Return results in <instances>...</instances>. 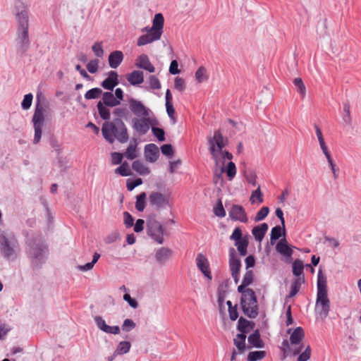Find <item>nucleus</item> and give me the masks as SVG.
Returning a JSON list of instances; mask_svg holds the SVG:
<instances>
[{"label": "nucleus", "instance_id": "7", "mask_svg": "<svg viewBox=\"0 0 361 361\" xmlns=\"http://www.w3.org/2000/svg\"><path fill=\"white\" fill-rule=\"evenodd\" d=\"M228 139L225 138L219 130L214 132L213 136L207 137V145L212 159L218 163L220 152L227 145Z\"/></svg>", "mask_w": 361, "mask_h": 361}, {"label": "nucleus", "instance_id": "51", "mask_svg": "<svg viewBox=\"0 0 361 361\" xmlns=\"http://www.w3.org/2000/svg\"><path fill=\"white\" fill-rule=\"evenodd\" d=\"M99 63V59H92L87 64L86 68L90 73H95L98 71Z\"/></svg>", "mask_w": 361, "mask_h": 361}, {"label": "nucleus", "instance_id": "42", "mask_svg": "<svg viewBox=\"0 0 361 361\" xmlns=\"http://www.w3.org/2000/svg\"><path fill=\"white\" fill-rule=\"evenodd\" d=\"M250 325L253 326L254 323L241 317L238 322V330L240 332V334H245L246 329Z\"/></svg>", "mask_w": 361, "mask_h": 361}, {"label": "nucleus", "instance_id": "47", "mask_svg": "<svg viewBox=\"0 0 361 361\" xmlns=\"http://www.w3.org/2000/svg\"><path fill=\"white\" fill-rule=\"evenodd\" d=\"M115 173L122 176H128L131 174L128 164L126 162L123 163L119 167L116 169Z\"/></svg>", "mask_w": 361, "mask_h": 361}, {"label": "nucleus", "instance_id": "53", "mask_svg": "<svg viewBox=\"0 0 361 361\" xmlns=\"http://www.w3.org/2000/svg\"><path fill=\"white\" fill-rule=\"evenodd\" d=\"M226 171L229 180H232L235 177L236 173V168L235 164L233 161H230L228 164Z\"/></svg>", "mask_w": 361, "mask_h": 361}, {"label": "nucleus", "instance_id": "50", "mask_svg": "<svg viewBox=\"0 0 361 361\" xmlns=\"http://www.w3.org/2000/svg\"><path fill=\"white\" fill-rule=\"evenodd\" d=\"M152 132L153 135L158 139L159 141L163 142L165 140V133L162 128L152 126Z\"/></svg>", "mask_w": 361, "mask_h": 361}, {"label": "nucleus", "instance_id": "60", "mask_svg": "<svg viewBox=\"0 0 361 361\" xmlns=\"http://www.w3.org/2000/svg\"><path fill=\"white\" fill-rule=\"evenodd\" d=\"M149 86L153 90H159L161 88V83L158 78L155 75H150L149 77Z\"/></svg>", "mask_w": 361, "mask_h": 361}, {"label": "nucleus", "instance_id": "55", "mask_svg": "<svg viewBox=\"0 0 361 361\" xmlns=\"http://www.w3.org/2000/svg\"><path fill=\"white\" fill-rule=\"evenodd\" d=\"M269 209L267 207H262L257 213L255 220V221H259L263 220L269 214Z\"/></svg>", "mask_w": 361, "mask_h": 361}, {"label": "nucleus", "instance_id": "25", "mask_svg": "<svg viewBox=\"0 0 361 361\" xmlns=\"http://www.w3.org/2000/svg\"><path fill=\"white\" fill-rule=\"evenodd\" d=\"M276 251L283 256L290 257L293 254V250L287 244L286 238L281 239L276 246Z\"/></svg>", "mask_w": 361, "mask_h": 361}, {"label": "nucleus", "instance_id": "23", "mask_svg": "<svg viewBox=\"0 0 361 361\" xmlns=\"http://www.w3.org/2000/svg\"><path fill=\"white\" fill-rule=\"evenodd\" d=\"M171 254V249L163 247L157 250L155 259L158 263L163 264L170 258Z\"/></svg>", "mask_w": 361, "mask_h": 361}, {"label": "nucleus", "instance_id": "59", "mask_svg": "<svg viewBox=\"0 0 361 361\" xmlns=\"http://www.w3.org/2000/svg\"><path fill=\"white\" fill-rule=\"evenodd\" d=\"M311 356V348L310 345H307L305 350L300 354L298 356L297 361H307Z\"/></svg>", "mask_w": 361, "mask_h": 361}, {"label": "nucleus", "instance_id": "31", "mask_svg": "<svg viewBox=\"0 0 361 361\" xmlns=\"http://www.w3.org/2000/svg\"><path fill=\"white\" fill-rule=\"evenodd\" d=\"M132 169L140 175H148L150 171L141 161L136 160L132 164Z\"/></svg>", "mask_w": 361, "mask_h": 361}, {"label": "nucleus", "instance_id": "37", "mask_svg": "<svg viewBox=\"0 0 361 361\" xmlns=\"http://www.w3.org/2000/svg\"><path fill=\"white\" fill-rule=\"evenodd\" d=\"M314 127H315L316 135L317 136L320 147H321L324 154L325 155V157L327 155H329L330 152H329L328 148L326 145L322 130L317 125H315Z\"/></svg>", "mask_w": 361, "mask_h": 361}, {"label": "nucleus", "instance_id": "10", "mask_svg": "<svg viewBox=\"0 0 361 361\" xmlns=\"http://www.w3.org/2000/svg\"><path fill=\"white\" fill-rule=\"evenodd\" d=\"M157 124V120L150 118L149 116L142 118L135 117L132 119V127L140 135H145L149 131L150 126Z\"/></svg>", "mask_w": 361, "mask_h": 361}, {"label": "nucleus", "instance_id": "43", "mask_svg": "<svg viewBox=\"0 0 361 361\" xmlns=\"http://www.w3.org/2000/svg\"><path fill=\"white\" fill-rule=\"evenodd\" d=\"M283 233V226H276L272 228L271 231V243L274 244L276 240L280 238Z\"/></svg>", "mask_w": 361, "mask_h": 361}, {"label": "nucleus", "instance_id": "22", "mask_svg": "<svg viewBox=\"0 0 361 361\" xmlns=\"http://www.w3.org/2000/svg\"><path fill=\"white\" fill-rule=\"evenodd\" d=\"M123 60L121 51H114L109 56V65L111 68H118Z\"/></svg>", "mask_w": 361, "mask_h": 361}, {"label": "nucleus", "instance_id": "36", "mask_svg": "<svg viewBox=\"0 0 361 361\" xmlns=\"http://www.w3.org/2000/svg\"><path fill=\"white\" fill-rule=\"evenodd\" d=\"M248 240L243 238L241 240L235 241V245L241 256H245L247 253Z\"/></svg>", "mask_w": 361, "mask_h": 361}, {"label": "nucleus", "instance_id": "26", "mask_svg": "<svg viewBox=\"0 0 361 361\" xmlns=\"http://www.w3.org/2000/svg\"><path fill=\"white\" fill-rule=\"evenodd\" d=\"M126 78L132 85H138L144 81L143 72L141 71H133L127 75Z\"/></svg>", "mask_w": 361, "mask_h": 361}, {"label": "nucleus", "instance_id": "58", "mask_svg": "<svg viewBox=\"0 0 361 361\" xmlns=\"http://www.w3.org/2000/svg\"><path fill=\"white\" fill-rule=\"evenodd\" d=\"M135 327V323L130 319H126L122 325L123 331L129 332Z\"/></svg>", "mask_w": 361, "mask_h": 361}, {"label": "nucleus", "instance_id": "41", "mask_svg": "<svg viewBox=\"0 0 361 361\" xmlns=\"http://www.w3.org/2000/svg\"><path fill=\"white\" fill-rule=\"evenodd\" d=\"M195 79L198 83H201L208 80L207 70L204 66H200L195 72Z\"/></svg>", "mask_w": 361, "mask_h": 361}, {"label": "nucleus", "instance_id": "45", "mask_svg": "<svg viewBox=\"0 0 361 361\" xmlns=\"http://www.w3.org/2000/svg\"><path fill=\"white\" fill-rule=\"evenodd\" d=\"M293 84L296 87L298 92L301 94L303 99L306 94V87L300 78H296L293 80Z\"/></svg>", "mask_w": 361, "mask_h": 361}, {"label": "nucleus", "instance_id": "16", "mask_svg": "<svg viewBox=\"0 0 361 361\" xmlns=\"http://www.w3.org/2000/svg\"><path fill=\"white\" fill-rule=\"evenodd\" d=\"M229 268L231 274H240V268L242 267L241 261L237 256L234 248L229 250Z\"/></svg>", "mask_w": 361, "mask_h": 361}, {"label": "nucleus", "instance_id": "39", "mask_svg": "<svg viewBox=\"0 0 361 361\" xmlns=\"http://www.w3.org/2000/svg\"><path fill=\"white\" fill-rule=\"evenodd\" d=\"M245 334H237L236 338L233 340L234 344L240 352L244 350L245 348Z\"/></svg>", "mask_w": 361, "mask_h": 361}, {"label": "nucleus", "instance_id": "28", "mask_svg": "<svg viewBox=\"0 0 361 361\" xmlns=\"http://www.w3.org/2000/svg\"><path fill=\"white\" fill-rule=\"evenodd\" d=\"M305 332L302 327L298 326L290 334V342L293 345H298L303 340Z\"/></svg>", "mask_w": 361, "mask_h": 361}, {"label": "nucleus", "instance_id": "49", "mask_svg": "<svg viewBox=\"0 0 361 361\" xmlns=\"http://www.w3.org/2000/svg\"><path fill=\"white\" fill-rule=\"evenodd\" d=\"M213 211L214 214L219 218H223L226 216L225 209L220 200L218 201L216 206L214 207Z\"/></svg>", "mask_w": 361, "mask_h": 361}, {"label": "nucleus", "instance_id": "64", "mask_svg": "<svg viewBox=\"0 0 361 361\" xmlns=\"http://www.w3.org/2000/svg\"><path fill=\"white\" fill-rule=\"evenodd\" d=\"M124 224L127 228H130L133 226L134 219L131 214L128 212H123Z\"/></svg>", "mask_w": 361, "mask_h": 361}, {"label": "nucleus", "instance_id": "17", "mask_svg": "<svg viewBox=\"0 0 361 361\" xmlns=\"http://www.w3.org/2000/svg\"><path fill=\"white\" fill-rule=\"evenodd\" d=\"M135 66L149 73H154L155 71L154 66L150 62L148 56L145 54H142L137 58Z\"/></svg>", "mask_w": 361, "mask_h": 361}, {"label": "nucleus", "instance_id": "1", "mask_svg": "<svg viewBox=\"0 0 361 361\" xmlns=\"http://www.w3.org/2000/svg\"><path fill=\"white\" fill-rule=\"evenodd\" d=\"M28 6L23 0H15L13 13L17 23V38L19 44L18 51L25 54L29 49L30 41L29 39V15Z\"/></svg>", "mask_w": 361, "mask_h": 361}, {"label": "nucleus", "instance_id": "48", "mask_svg": "<svg viewBox=\"0 0 361 361\" xmlns=\"http://www.w3.org/2000/svg\"><path fill=\"white\" fill-rule=\"evenodd\" d=\"M255 198L257 199V202L259 203L263 202V195L261 192L260 187L258 186V188L254 190L250 196V201L252 204H254L255 202Z\"/></svg>", "mask_w": 361, "mask_h": 361}, {"label": "nucleus", "instance_id": "56", "mask_svg": "<svg viewBox=\"0 0 361 361\" xmlns=\"http://www.w3.org/2000/svg\"><path fill=\"white\" fill-rule=\"evenodd\" d=\"M33 96L31 93L27 94L24 96L23 100L21 103V106L23 109H28L31 105L32 102Z\"/></svg>", "mask_w": 361, "mask_h": 361}, {"label": "nucleus", "instance_id": "61", "mask_svg": "<svg viewBox=\"0 0 361 361\" xmlns=\"http://www.w3.org/2000/svg\"><path fill=\"white\" fill-rule=\"evenodd\" d=\"M174 87L179 92H183L185 89V82L182 78L176 77L174 80Z\"/></svg>", "mask_w": 361, "mask_h": 361}, {"label": "nucleus", "instance_id": "46", "mask_svg": "<svg viewBox=\"0 0 361 361\" xmlns=\"http://www.w3.org/2000/svg\"><path fill=\"white\" fill-rule=\"evenodd\" d=\"M266 355V352L263 350L250 352L247 355V361H257L263 359Z\"/></svg>", "mask_w": 361, "mask_h": 361}, {"label": "nucleus", "instance_id": "3", "mask_svg": "<svg viewBox=\"0 0 361 361\" xmlns=\"http://www.w3.org/2000/svg\"><path fill=\"white\" fill-rule=\"evenodd\" d=\"M102 133L105 140L111 144L115 139L121 143H126L129 138L127 127L121 118H114L111 122H104Z\"/></svg>", "mask_w": 361, "mask_h": 361}, {"label": "nucleus", "instance_id": "4", "mask_svg": "<svg viewBox=\"0 0 361 361\" xmlns=\"http://www.w3.org/2000/svg\"><path fill=\"white\" fill-rule=\"evenodd\" d=\"M326 276L323 274L320 269L317 274V295L316 301V310L320 317L325 319L330 311V301L327 295Z\"/></svg>", "mask_w": 361, "mask_h": 361}, {"label": "nucleus", "instance_id": "38", "mask_svg": "<svg viewBox=\"0 0 361 361\" xmlns=\"http://www.w3.org/2000/svg\"><path fill=\"white\" fill-rule=\"evenodd\" d=\"M97 107L100 117L103 120L108 121L110 119L111 116L109 110L104 106V104L101 101H99L97 103Z\"/></svg>", "mask_w": 361, "mask_h": 361}, {"label": "nucleus", "instance_id": "62", "mask_svg": "<svg viewBox=\"0 0 361 361\" xmlns=\"http://www.w3.org/2000/svg\"><path fill=\"white\" fill-rule=\"evenodd\" d=\"M226 297V290H224L222 287H219L217 291V301L220 307L223 306Z\"/></svg>", "mask_w": 361, "mask_h": 361}, {"label": "nucleus", "instance_id": "35", "mask_svg": "<svg viewBox=\"0 0 361 361\" xmlns=\"http://www.w3.org/2000/svg\"><path fill=\"white\" fill-rule=\"evenodd\" d=\"M130 347H131V344L129 341H121L118 344V345L114 353V355L115 356V355L126 354L129 352Z\"/></svg>", "mask_w": 361, "mask_h": 361}, {"label": "nucleus", "instance_id": "27", "mask_svg": "<svg viewBox=\"0 0 361 361\" xmlns=\"http://www.w3.org/2000/svg\"><path fill=\"white\" fill-rule=\"evenodd\" d=\"M106 106L114 107L120 104V101L117 100L112 92H105L102 94V102Z\"/></svg>", "mask_w": 361, "mask_h": 361}, {"label": "nucleus", "instance_id": "57", "mask_svg": "<svg viewBox=\"0 0 361 361\" xmlns=\"http://www.w3.org/2000/svg\"><path fill=\"white\" fill-rule=\"evenodd\" d=\"M142 183V180L141 178H138L135 180H128L127 181L126 187L129 191H132L136 187L140 185Z\"/></svg>", "mask_w": 361, "mask_h": 361}, {"label": "nucleus", "instance_id": "54", "mask_svg": "<svg viewBox=\"0 0 361 361\" xmlns=\"http://www.w3.org/2000/svg\"><path fill=\"white\" fill-rule=\"evenodd\" d=\"M343 119L344 122L347 124H350L351 122L350 104L348 103H345L343 104Z\"/></svg>", "mask_w": 361, "mask_h": 361}, {"label": "nucleus", "instance_id": "8", "mask_svg": "<svg viewBox=\"0 0 361 361\" xmlns=\"http://www.w3.org/2000/svg\"><path fill=\"white\" fill-rule=\"evenodd\" d=\"M44 109L43 106L38 102L32 116V123L35 129L34 144H37L42 137V128L44 123Z\"/></svg>", "mask_w": 361, "mask_h": 361}, {"label": "nucleus", "instance_id": "15", "mask_svg": "<svg viewBox=\"0 0 361 361\" xmlns=\"http://www.w3.org/2000/svg\"><path fill=\"white\" fill-rule=\"evenodd\" d=\"M94 320L95 322V324L97 326V328L106 333V334H118L120 333V328L118 326H109L106 324L105 321L103 319V318L100 316H95L94 317Z\"/></svg>", "mask_w": 361, "mask_h": 361}, {"label": "nucleus", "instance_id": "33", "mask_svg": "<svg viewBox=\"0 0 361 361\" xmlns=\"http://www.w3.org/2000/svg\"><path fill=\"white\" fill-rule=\"evenodd\" d=\"M305 283V277L295 278L290 286L289 297H294L300 290L301 285Z\"/></svg>", "mask_w": 361, "mask_h": 361}, {"label": "nucleus", "instance_id": "20", "mask_svg": "<svg viewBox=\"0 0 361 361\" xmlns=\"http://www.w3.org/2000/svg\"><path fill=\"white\" fill-rule=\"evenodd\" d=\"M164 23V18L161 13H157L152 21V26L149 29L159 36L161 37L163 33V27Z\"/></svg>", "mask_w": 361, "mask_h": 361}, {"label": "nucleus", "instance_id": "52", "mask_svg": "<svg viewBox=\"0 0 361 361\" xmlns=\"http://www.w3.org/2000/svg\"><path fill=\"white\" fill-rule=\"evenodd\" d=\"M92 49L94 54H95V56H97V57L102 58L103 56V55H104V49H103V47H102V42H95L92 45Z\"/></svg>", "mask_w": 361, "mask_h": 361}, {"label": "nucleus", "instance_id": "9", "mask_svg": "<svg viewBox=\"0 0 361 361\" xmlns=\"http://www.w3.org/2000/svg\"><path fill=\"white\" fill-rule=\"evenodd\" d=\"M147 234L159 244L164 243V230L162 225L154 217L147 220Z\"/></svg>", "mask_w": 361, "mask_h": 361}, {"label": "nucleus", "instance_id": "6", "mask_svg": "<svg viewBox=\"0 0 361 361\" xmlns=\"http://www.w3.org/2000/svg\"><path fill=\"white\" fill-rule=\"evenodd\" d=\"M239 293H241L240 306L243 313L249 318L255 319L258 315L257 299L255 291L247 288Z\"/></svg>", "mask_w": 361, "mask_h": 361}, {"label": "nucleus", "instance_id": "24", "mask_svg": "<svg viewBox=\"0 0 361 361\" xmlns=\"http://www.w3.org/2000/svg\"><path fill=\"white\" fill-rule=\"evenodd\" d=\"M268 228L269 226L267 223H262L259 226H255L252 230V233L255 240L260 243L264 238Z\"/></svg>", "mask_w": 361, "mask_h": 361}, {"label": "nucleus", "instance_id": "12", "mask_svg": "<svg viewBox=\"0 0 361 361\" xmlns=\"http://www.w3.org/2000/svg\"><path fill=\"white\" fill-rule=\"evenodd\" d=\"M149 202L150 205L157 209H164L169 205L168 198L159 192H152L149 194Z\"/></svg>", "mask_w": 361, "mask_h": 361}, {"label": "nucleus", "instance_id": "34", "mask_svg": "<svg viewBox=\"0 0 361 361\" xmlns=\"http://www.w3.org/2000/svg\"><path fill=\"white\" fill-rule=\"evenodd\" d=\"M292 268L293 274L295 276V278L305 277L303 274L304 265L301 260L295 259L293 262Z\"/></svg>", "mask_w": 361, "mask_h": 361}, {"label": "nucleus", "instance_id": "29", "mask_svg": "<svg viewBox=\"0 0 361 361\" xmlns=\"http://www.w3.org/2000/svg\"><path fill=\"white\" fill-rule=\"evenodd\" d=\"M253 280V271L252 270H247L243 276L242 283L238 287V291L242 292L243 290L248 288L247 287L252 283Z\"/></svg>", "mask_w": 361, "mask_h": 361}, {"label": "nucleus", "instance_id": "18", "mask_svg": "<svg viewBox=\"0 0 361 361\" xmlns=\"http://www.w3.org/2000/svg\"><path fill=\"white\" fill-rule=\"evenodd\" d=\"M159 156V148L155 144H148L145 147V157L149 162H155Z\"/></svg>", "mask_w": 361, "mask_h": 361}, {"label": "nucleus", "instance_id": "21", "mask_svg": "<svg viewBox=\"0 0 361 361\" xmlns=\"http://www.w3.org/2000/svg\"><path fill=\"white\" fill-rule=\"evenodd\" d=\"M161 37L158 35L155 34L152 31L148 30V33L146 35H141L137 42V45L138 47L144 46L147 44H150L154 41L160 39Z\"/></svg>", "mask_w": 361, "mask_h": 361}, {"label": "nucleus", "instance_id": "19", "mask_svg": "<svg viewBox=\"0 0 361 361\" xmlns=\"http://www.w3.org/2000/svg\"><path fill=\"white\" fill-rule=\"evenodd\" d=\"M118 75L116 71H111L108 77L101 83V86L106 90L112 91L118 84Z\"/></svg>", "mask_w": 361, "mask_h": 361}, {"label": "nucleus", "instance_id": "63", "mask_svg": "<svg viewBox=\"0 0 361 361\" xmlns=\"http://www.w3.org/2000/svg\"><path fill=\"white\" fill-rule=\"evenodd\" d=\"M161 151L163 154L167 157L173 156L174 151L172 147V145L170 144H165L161 147Z\"/></svg>", "mask_w": 361, "mask_h": 361}, {"label": "nucleus", "instance_id": "13", "mask_svg": "<svg viewBox=\"0 0 361 361\" xmlns=\"http://www.w3.org/2000/svg\"><path fill=\"white\" fill-rule=\"evenodd\" d=\"M229 216L234 221H239L243 223L247 221V214L245 209L241 205L233 204L229 211Z\"/></svg>", "mask_w": 361, "mask_h": 361}, {"label": "nucleus", "instance_id": "30", "mask_svg": "<svg viewBox=\"0 0 361 361\" xmlns=\"http://www.w3.org/2000/svg\"><path fill=\"white\" fill-rule=\"evenodd\" d=\"M248 342L255 348H262L264 346V343L260 338V334L257 329L248 336Z\"/></svg>", "mask_w": 361, "mask_h": 361}, {"label": "nucleus", "instance_id": "40", "mask_svg": "<svg viewBox=\"0 0 361 361\" xmlns=\"http://www.w3.org/2000/svg\"><path fill=\"white\" fill-rule=\"evenodd\" d=\"M145 200H146V193L145 192H141L140 195L137 196V200L135 202V208L139 212H142L145 207Z\"/></svg>", "mask_w": 361, "mask_h": 361}, {"label": "nucleus", "instance_id": "14", "mask_svg": "<svg viewBox=\"0 0 361 361\" xmlns=\"http://www.w3.org/2000/svg\"><path fill=\"white\" fill-rule=\"evenodd\" d=\"M196 264L204 276L211 281L212 276L209 269V264L207 259L202 253L197 255L196 257Z\"/></svg>", "mask_w": 361, "mask_h": 361}, {"label": "nucleus", "instance_id": "11", "mask_svg": "<svg viewBox=\"0 0 361 361\" xmlns=\"http://www.w3.org/2000/svg\"><path fill=\"white\" fill-rule=\"evenodd\" d=\"M129 108L132 113L137 117L149 116L150 110L140 102L133 98L129 99Z\"/></svg>", "mask_w": 361, "mask_h": 361}, {"label": "nucleus", "instance_id": "2", "mask_svg": "<svg viewBox=\"0 0 361 361\" xmlns=\"http://www.w3.org/2000/svg\"><path fill=\"white\" fill-rule=\"evenodd\" d=\"M26 253L34 269H40L45 263L48 247L45 240L40 235L33 236L26 241Z\"/></svg>", "mask_w": 361, "mask_h": 361}, {"label": "nucleus", "instance_id": "44", "mask_svg": "<svg viewBox=\"0 0 361 361\" xmlns=\"http://www.w3.org/2000/svg\"><path fill=\"white\" fill-rule=\"evenodd\" d=\"M103 94L102 90L99 87H94L90 90H88L85 94V98L86 99H97L100 97V95Z\"/></svg>", "mask_w": 361, "mask_h": 361}, {"label": "nucleus", "instance_id": "32", "mask_svg": "<svg viewBox=\"0 0 361 361\" xmlns=\"http://www.w3.org/2000/svg\"><path fill=\"white\" fill-rule=\"evenodd\" d=\"M137 140L136 139H133V141L130 142L129 146L126 149V151L124 153V156L130 160H133L137 157L136 154V148H137Z\"/></svg>", "mask_w": 361, "mask_h": 361}, {"label": "nucleus", "instance_id": "5", "mask_svg": "<svg viewBox=\"0 0 361 361\" xmlns=\"http://www.w3.org/2000/svg\"><path fill=\"white\" fill-rule=\"evenodd\" d=\"M18 248V241L12 233H0V251L4 258L8 260L15 259L17 257Z\"/></svg>", "mask_w": 361, "mask_h": 361}]
</instances>
